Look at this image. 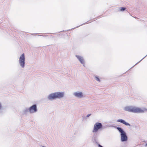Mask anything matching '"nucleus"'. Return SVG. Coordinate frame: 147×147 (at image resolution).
Returning a JSON list of instances; mask_svg holds the SVG:
<instances>
[{
    "label": "nucleus",
    "instance_id": "2eb2a0df",
    "mask_svg": "<svg viewBox=\"0 0 147 147\" xmlns=\"http://www.w3.org/2000/svg\"><path fill=\"white\" fill-rule=\"evenodd\" d=\"M147 55H146L145 57H143V58H142L140 61H139V62H140L143 59H144Z\"/></svg>",
    "mask_w": 147,
    "mask_h": 147
},
{
    "label": "nucleus",
    "instance_id": "1a4fd4ad",
    "mask_svg": "<svg viewBox=\"0 0 147 147\" xmlns=\"http://www.w3.org/2000/svg\"><path fill=\"white\" fill-rule=\"evenodd\" d=\"M117 122H120L126 125L130 126V125L128 123H127L125 121L121 119H119L117 121Z\"/></svg>",
    "mask_w": 147,
    "mask_h": 147
},
{
    "label": "nucleus",
    "instance_id": "f03ea898",
    "mask_svg": "<svg viewBox=\"0 0 147 147\" xmlns=\"http://www.w3.org/2000/svg\"><path fill=\"white\" fill-rule=\"evenodd\" d=\"M65 95L64 92H57L52 93L47 96V99L50 100H53L56 99H61L63 98Z\"/></svg>",
    "mask_w": 147,
    "mask_h": 147
},
{
    "label": "nucleus",
    "instance_id": "6e6552de",
    "mask_svg": "<svg viewBox=\"0 0 147 147\" xmlns=\"http://www.w3.org/2000/svg\"><path fill=\"white\" fill-rule=\"evenodd\" d=\"M76 57L78 59V60L80 61L81 63L83 65V66H84L85 61L84 60L83 57L81 56L76 55Z\"/></svg>",
    "mask_w": 147,
    "mask_h": 147
},
{
    "label": "nucleus",
    "instance_id": "39448f33",
    "mask_svg": "<svg viewBox=\"0 0 147 147\" xmlns=\"http://www.w3.org/2000/svg\"><path fill=\"white\" fill-rule=\"evenodd\" d=\"M25 60L24 54V53H23L20 56L19 60V64L22 68H24L25 66Z\"/></svg>",
    "mask_w": 147,
    "mask_h": 147
},
{
    "label": "nucleus",
    "instance_id": "9d476101",
    "mask_svg": "<svg viewBox=\"0 0 147 147\" xmlns=\"http://www.w3.org/2000/svg\"><path fill=\"white\" fill-rule=\"evenodd\" d=\"M29 112V108H25L23 111V114L26 115L27 114V113Z\"/></svg>",
    "mask_w": 147,
    "mask_h": 147
},
{
    "label": "nucleus",
    "instance_id": "f3484780",
    "mask_svg": "<svg viewBox=\"0 0 147 147\" xmlns=\"http://www.w3.org/2000/svg\"><path fill=\"white\" fill-rule=\"evenodd\" d=\"M42 147H46V146H42Z\"/></svg>",
    "mask_w": 147,
    "mask_h": 147
},
{
    "label": "nucleus",
    "instance_id": "7ed1b4c3",
    "mask_svg": "<svg viewBox=\"0 0 147 147\" xmlns=\"http://www.w3.org/2000/svg\"><path fill=\"white\" fill-rule=\"evenodd\" d=\"M116 129L120 133L121 141L122 142L127 141L128 139L126 133L123 129L121 127H117Z\"/></svg>",
    "mask_w": 147,
    "mask_h": 147
},
{
    "label": "nucleus",
    "instance_id": "ddd939ff",
    "mask_svg": "<svg viewBox=\"0 0 147 147\" xmlns=\"http://www.w3.org/2000/svg\"><path fill=\"white\" fill-rule=\"evenodd\" d=\"M125 9V7H121L120 10V11H124Z\"/></svg>",
    "mask_w": 147,
    "mask_h": 147
},
{
    "label": "nucleus",
    "instance_id": "a211bd4d",
    "mask_svg": "<svg viewBox=\"0 0 147 147\" xmlns=\"http://www.w3.org/2000/svg\"><path fill=\"white\" fill-rule=\"evenodd\" d=\"M138 62V63H137L136 64V65L138 63H139V62Z\"/></svg>",
    "mask_w": 147,
    "mask_h": 147
},
{
    "label": "nucleus",
    "instance_id": "9b49d317",
    "mask_svg": "<svg viewBox=\"0 0 147 147\" xmlns=\"http://www.w3.org/2000/svg\"><path fill=\"white\" fill-rule=\"evenodd\" d=\"M92 141L93 143H97V141L96 138L95 136H93L92 138Z\"/></svg>",
    "mask_w": 147,
    "mask_h": 147
},
{
    "label": "nucleus",
    "instance_id": "f257e3e1",
    "mask_svg": "<svg viewBox=\"0 0 147 147\" xmlns=\"http://www.w3.org/2000/svg\"><path fill=\"white\" fill-rule=\"evenodd\" d=\"M124 110L134 113H143L147 111V109L136 107L134 106H127L124 108Z\"/></svg>",
    "mask_w": 147,
    "mask_h": 147
},
{
    "label": "nucleus",
    "instance_id": "0eeeda50",
    "mask_svg": "<svg viewBox=\"0 0 147 147\" xmlns=\"http://www.w3.org/2000/svg\"><path fill=\"white\" fill-rule=\"evenodd\" d=\"M29 112L30 113H33L36 112L38 111L37 105L34 104L29 107Z\"/></svg>",
    "mask_w": 147,
    "mask_h": 147
},
{
    "label": "nucleus",
    "instance_id": "dca6fc26",
    "mask_svg": "<svg viewBox=\"0 0 147 147\" xmlns=\"http://www.w3.org/2000/svg\"><path fill=\"white\" fill-rule=\"evenodd\" d=\"M147 146V143L146 144L145 146L146 147Z\"/></svg>",
    "mask_w": 147,
    "mask_h": 147
},
{
    "label": "nucleus",
    "instance_id": "4468645a",
    "mask_svg": "<svg viewBox=\"0 0 147 147\" xmlns=\"http://www.w3.org/2000/svg\"><path fill=\"white\" fill-rule=\"evenodd\" d=\"M91 115V114H88L87 115H86V117H89Z\"/></svg>",
    "mask_w": 147,
    "mask_h": 147
},
{
    "label": "nucleus",
    "instance_id": "20e7f679",
    "mask_svg": "<svg viewBox=\"0 0 147 147\" xmlns=\"http://www.w3.org/2000/svg\"><path fill=\"white\" fill-rule=\"evenodd\" d=\"M102 125L101 123L99 122H97L94 124L93 129L92 131L93 133L96 132L99 129L102 128Z\"/></svg>",
    "mask_w": 147,
    "mask_h": 147
},
{
    "label": "nucleus",
    "instance_id": "f8f14e48",
    "mask_svg": "<svg viewBox=\"0 0 147 147\" xmlns=\"http://www.w3.org/2000/svg\"><path fill=\"white\" fill-rule=\"evenodd\" d=\"M95 80H96L97 81L99 82H100V80L97 77H95Z\"/></svg>",
    "mask_w": 147,
    "mask_h": 147
},
{
    "label": "nucleus",
    "instance_id": "423d86ee",
    "mask_svg": "<svg viewBox=\"0 0 147 147\" xmlns=\"http://www.w3.org/2000/svg\"><path fill=\"white\" fill-rule=\"evenodd\" d=\"M73 95L78 98H82L84 97L83 93L81 91H77L73 93Z\"/></svg>",
    "mask_w": 147,
    "mask_h": 147
}]
</instances>
